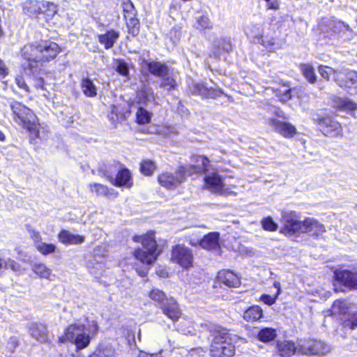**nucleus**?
<instances>
[{
    "mask_svg": "<svg viewBox=\"0 0 357 357\" xmlns=\"http://www.w3.org/2000/svg\"><path fill=\"white\" fill-rule=\"evenodd\" d=\"M116 112V107L115 106H112L111 114L108 116L109 119L112 124H116L118 121V115Z\"/></svg>",
    "mask_w": 357,
    "mask_h": 357,
    "instance_id": "obj_58",
    "label": "nucleus"
},
{
    "mask_svg": "<svg viewBox=\"0 0 357 357\" xmlns=\"http://www.w3.org/2000/svg\"><path fill=\"white\" fill-rule=\"evenodd\" d=\"M276 336L277 332L275 329L268 327L260 329L257 333L258 340L266 343L273 341Z\"/></svg>",
    "mask_w": 357,
    "mask_h": 357,
    "instance_id": "obj_35",
    "label": "nucleus"
},
{
    "mask_svg": "<svg viewBox=\"0 0 357 357\" xmlns=\"http://www.w3.org/2000/svg\"><path fill=\"white\" fill-rule=\"evenodd\" d=\"M262 309L258 305H253L247 309L243 314V319L247 321H256L262 317Z\"/></svg>",
    "mask_w": 357,
    "mask_h": 357,
    "instance_id": "obj_34",
    "label": "nucleus"
},
{
    "mask_svg": "<svg viewBox=\"0 0 357 357\" xmlns=\"http://www.w3.org/2000/svg\"><path fill=\"white\" fill-rule=\"evenodd\" d=\"M8 75V69L3 62L0 59V77L3 78Z\"/></svg>",
    "mask_w": 357,
    "mask_h": 357,
    "instance_id": "obj_62",
    "label": "nucleus"
},
{
    "mask_svg": "<svg viewBox=\"0 0 357 357\" xmlns=\"http://www.w3.org/2000/svg\"><path fill=\"white\" fill-rule=\"evenodd\" d=\"M188 89L192 94L203 98H216L222 94L220 89L208 88L202 82H192L188 84Z\"/></svg>",
    "mask_w": 357,
    "mask_h": 357,
    "instance_id": "obj_15",
    "label": "nucleus"
},
{
    "mask_svg": "<svg viewBox=\"0 0 357 357\" xmlns=\"http://www.w3.org/2000/svg\"><path fill=\"white\" fill-rule=\"evenodd\" d=\"M194 26L197 29L199 30H204L206 29H210L212 28V24L208 17L206 15H200L197 16Z\"/></svg>",
    "mask_w": 357,
    "mask_h": 357,
    "instance_id": "obj_41",
    "label": "nucleus"
},
{
    "mask_svg": "<svg viewBox=\"0 0 357 357\" xmlns=\"http://www.w3.org/2000/svg\"><path fill=\"white\" fill-rule=\"evenodd\" d=\"M326 231L324 225L319 222L317 220L307 218L303 220V227L301 233H307L312 236H319Z\"/></svg>",
    "mask_w": 357,
    "mask_h": 357,
    "instance_id": "obj_24",
    "label": "nucleus"
},
{
    "mask_svg": "<svg viewBox=\"0 0 357 357\" xmlns=\"http://www.w3.org/2000/svg\"><path fill=\"white\" fill-rule=\"evenodd\" d=\"M162 80L160 86L166 88L167 90L174 89L176 86V82L173 77H170L169 75L165 77H162Z\"/></svg>",
    "mask_w": 357,
    "mask_h": 357,
    "instance_id": "obj_53",
    "label": "nucleus"
},
{
    "mask_svg": "<svg viewBox=\"0 0 357 357\" xmlns=\"http://www.w3.org/2000/svg\"><path fill=\"white\" fill-rule=\"evenodd\" d=\"M219 238L218 232H210L201 239L200 246L206 250H218L220 248Z\"/></svg>",
    "mask_w": 357,
    "mask_h": 357,
    "instance_id": "obj_28",
    "label": "nucleus"
},
{
    "mask_svg": "<svg viewBox=\"0 0 357 357\" xmlns=\"http://www.w3.org/2000/svg\"><path fill=\"white\" fill-rule=\"evenodd\" d=\"M333 102L335 107L340 109L354 111L357 109L356 104L348 98L335 96Z\"/></svg>",
    "mask_w": 357,
    "mask_h": 357,
    "instance_id": "obj_33",
    "label": "nucleus"
},
{
    "mask_svg": "<svg viewBox=\"0 0 357 357\" xmlns=\"http://www.w3.org/2000/svg\"><path fill=\"white\" fill-rule=\"evenodd\" d=\"M281 98L280 100L282 102H287L291 98V89H286L282 93H280Z\"/></svg>",
    "mask_w": 357,
    "mask_h": 357,
    "instance_id": "obj_59",
    "label": "nucleus"
},
{
    "mask_svg": "<svg viewBox=\"0 0 357 357\" xmlns=\"http://www.w3.org/2000/svg\"><path fill=\"white\" fill-rule=\"evenodd\" d=\"M264 23V20L261 16H256L247 27V34L252 37L256 43L262 42Z\"/></svg>",
    "mask_w": 357,
    "mask_h": 357,
    "instance_id": "obj_20",
    "label": "nucleus"
},
{
    "mask_svg": "<svg viewBox=\"0 0 357 357\" xmlns=\"http://www.w3.org/2000/svg\"><path fill=\"white\" fill-rule=\"evenodd\" d=\"M217 279L220 283L231 288L238 287L241 284L240 278L229 270H222L219 271Z\"/></svg>",
    "mask_w": 357,
    "mask_h": 357,
    "instance_id": "obj_23",
    "label": "nucleus"
},
{
    "mask_svg": "<svg viewBox=\"0 0 357 357\" xmlns=\"http://www.w3.org/2000/svg\"><path fill=\"white\" fill-rule=\"evenodd\" d=\"M257 43L262 45L270 52H273L278 48L275 39L273 37H268V36H263L262 42Z\"/></svg>",
    "mask_w": 357,
    "mask_h": 357,
    "instance_id": "obj_51",
    "label": "nucleus"
},
{
    "mask_svg": "<svg viewBox=\"0 0 357 357\" xmlns=\"http://www.w3.org/2000/svg\"><path fill=\"white\" fill-rule=\"evenodd\" d=\"M155 169V165L151 160H143L140 164V171L145 176L151 175Z\"/></svg>",
    "mask_w": 357,
    "mask_h": 357,
    "instance_id": "obj_47",
    "label": "nucleus"
},
{
    "mask_svg": "<svg viewBox=\"0 0 357 357\" xmlns=\"http://www.w3.org/2000/svg\"><path fill=\"white\" fill-rule=\"evenodd\" d=\"M30 336L40 343L48 341V333L45 325L39 323H31L28 326Z\"/></svg>",
    "mask_w": 357,
    "mask_h": 357,
    "instance_id": "obj_22",
    "label": "nucleus"
},
{
    "mask_svg": "<svg viewBox=\"0 0 357 357\" xmlns=\"http://www.w3.org/2000/svg\"><path fill=\"white\" fill-rule=\"evenodd\" d=\"M116 71L122 76H127L129 74L128 63L122 59H116L114 61Z\"/></svg>",
    "mask_w": 357,
    "mask_h": 357,
    "instance_id": "obj_48",
    "label": "nucleus"
},
{
    "mask_svg": "<svg viewBox=\"0 0 357 357\" xmlns=\"http://www.w3.org/2000/svg\"><path fill=\"white\" fill-rule=\"evenodd\" d=\"M114 349L112 346H105L99 348L89 357H116Z\"/></svg>",
    "mask_w": 357,
    "mask_h": 357,
    "instance_id": "obj_39",
    "label": "nucleus"
},
{
    "mask_svg": "<svg viewBox=\"0 0 357 357\" xmlns=\"http://www.w3.org/2000/svg\"><path fill=\"white\" fill-rule=\"evenodd\" d=\"M180 32L175 29H172L170 31L171 39L173 40L174 43H176L179 40Z\"/></svg>",
    "mask_w": 357,
    "mask_h": 357,
    "instance_id": "obj_61",
    "label": "nucleus"
},
{
    "mask_svg": "<svg viewBox=\"0 0 357 357\" xmlns=\"http://www.w3.org/2000/svg\"><path fill=\"white\" fill-rule=\"evenodd\" d=\"M46 10H47V6H45V8H41V13H39V17H40V18H43L46 22H48L52 17H49L47 16V13Z\"/></svg>",
    "mask_w": 357,
    "mask_h": 357,
    "instance_id": "obj_63",
    "label": "nucleus"
},
{
    "mask_svg": "<svg viewBox=\"0 0 357 357\" xmlns=\"http://www.w3.org/2000/svg\"><path fill=\"white\" fill-rule=\"evenodd\" d=\"M144 66L148 69L151 74L159 77H165L169 75V68L165 63L158 61H145Z\"/></svg>",
    "mask_w": 357,
    "mask_h": 357,
    "instance_id": "obj_26",
    "label": "nucleus"
},
{
    "mask_svg": "<svg viewBox=\"0 0 357 357\" xmlns=\"http://www.w3.org/2000/svg\"><path fill=\"white\" fill-rule=\"evenodd\" d=\"M319 126L321 131L325 135L334 137L339 135L342 131L340 124L331 118H324L321 119Z\"/></svg>",
    "mask_w": 357,
    "mask_h": 357,
    "instance_id": "obj_21",
    "label": "nucleus"
},
{
    "mask_svg": "<svg viewBox=\"0 0 357 357\" xmlns=\"http://www.w3.org/2000/svg\"><path fill=\"white\" fill-rule=\"evenodd\" d=\"M59 52V45L50 40H43L38 44L25 45L22 49V55L29 61L28 66L24 68L25 73L36 75L39 70L38 63L49 61L54 59Z\"/></svg>",
    "mask_w": 357,
    "mask_h": 357,
    "instance_id": "obj_1",
    "label": "nucleus"
},
{
    "mask_svg": "<svg viewBox=\"0 0 357 357\" xmlns=\"http://www.w3.org/2000/svg\"><path fill=\"white\" fill-rule=\"evenodd\" d=\"M149 298L153 300L162 310L163 313L173 321L178 320L181 316V311L176 300L172 297H167L160 289L154 288L149 294Z\"/></svg>",
    "mask_w": 357,
    "mask_h": 357,
    "instance_id": "obj_5",
    "label": "nucleus"
},
{
    "mask_svg": "<svg viewBox=\"0 0 357 357\" xmlns=\"http://www.w3.org/2000/svg\"><path fill=\"white\" fill-rule=\"evenodd\" d=\"M318 71L321 76L326 79L329 80L331 75H333V77L336 75L337 73H339V71L334 70L333 68L328 67L327 66H319L318 68Z\"/></svg>",
    "mask_w": 357,
    "mask_h": 357,
    "instance_id": "obj_50",
    "label": "nucleus"
},
{
    "mask_svg": "<svg viewBox=\"0 0 357 357\" xmlns=\"http://www.w3.org/2000/svg\"><path fill=\"white\" fill-rule=\"evenodd\" d=\"M261 225L264 230L273 231L278 229V225L273 221V218L270 216L264 218L261 220Z\"/></svg>",
    "mask_w": 357,
    "mask_h": 357,
    "instance_id": "obj_52",
    "label": "nucleus"
},
{
    "mask_svg": "<svg viewBox=\"0 0 357 357\" xmlns=\"http://www.w3.org/2000/svg\"><path fill=\"white\" fill-rule=\"evenodd\" d=\"M300 70L305 78L310 83L314 84L317 81V76L314 68L310 63H301Z\"/></svg>",
    "mask_w": 357,
    "mask_h": 357,
    "instance_id": "obj_36",
    "label": "nucleus"
},
{
    "mask_svg": "<svg viewBox=\"0 0 357 357\" xmlns=\"http://www.w3.org/2000/svg\"><path fill=\"white\" fill-rule=\"evenodd\" d=\"M191 164L183 165L188 176L204 172V174L208 172V165L209 160L203 155H194L191 158Z\"/></svg>",
    "mask_w": 357,
    "mask_h": 357,
    "instance_id": "obj_17",
    "label": "nucleus"
},
{
    "mask_svg": "<svg viewBox=\"0 0 357 357\" xmlns=\"http://www.w3.org/2000/svg\"><path fill=\"white\" fill-rule=\"evenodd\" d=\"M202 327L213 333V338L210 349L212 357H231L234 356L235 353L234 346L227 342L229 334L227 329L211 324H203Z\"/></svg>",
    "mask_w": 357,
    "mask_h": 357,
    "instance_id": "obj_3",
    "label": "nucleus"
},
{
    "mask_svg": "<svg viewBox=\"0 0 357 357\" xmlns=\"http://www.w3.org/2000/svg\"><path fill=\"white\" fill-rule=\"evenodd\" d=\"M16 121L31 132L36 130V116L33 112L20 102H14L10 105Z\"/></svg>",
    "mask_w": 357,
    "mask_h": 357,
    "instance_id": "obj_7",
    "label": "nucleus"
},
{
    "mask_svg": "<svg viewBox=\"0 0 357 357\" xmlns=\"http://www.w3.org/2000/svg\"><path fill=\"white\" fill-rule=\"evenodd\" d=\"M331 311L333 314H340L343 315H346L350 312L345 300L335 301L333 304Z\"/></svg>",
    "mask_w": 357,
    "mask_h": 357,
    "instance_id": "obj_38",
    "label": "nucleus"
},
{
    "mask_svg": "<svg viewBox=\"0 0 357 357\" xmlns=\"http://www.w3.org/2000/svg\"><path fill=\"white\" fill-rule=\"evenodd\" d=\"M282 227L281 233L289 237L301 233L303 221L301 220V215L294 211L283 210L281 214Z\"/></svg>",
    "mask_w": 357,
    "mask_h": 357,
    "instance_id": "obj_6",
    "label": "nucleus"
},
{
    "mask_svg": "<svg viewBox=\"0 0 357 357\" xmlns=\"http://www.w3.org/2000/svg\"><path fill=\"white\" fill-rule=\"evenodd\" d=\"M299 344H295L289 340H285L278 343V349L279 354L282 357H289L294 354H298Z\"/></svg>",
    "mask_w": 357,
    "mask_h": 357,
    "instance_id": "obj_31",
    "label": "nucleus"
},
{
    "mask_svg": "<svg viewBox=\"0 0 357 357\" xmlns=\"http://www.w3.org/2000/svg\"><path fill=\"white\" fill-rule=\"evenodd\" d=\"M336 281L349 289H357V271L340 268L334 271Z\"/></svg>",
    "mask_w": 357,
    "mask_h": 357,
    "instance_id": "obj_16",
    "label": "nucleus"
},
{
    "mask_svg": "<svg viewBox=\"0 0 357 357\" xmlns=\"http://www.w3.org/2000/svg\"><path fill=\"white\" fill-rule=\"evenodd\" d=\"M127 26L128 29V33L132 36H136L139 33V20L134 17H126Z\"/></svg>",
    "mask_w": 357,
    "mask_h": 357,
    "instance_id": "obj_44",
    "label": "nucleus"
},
{
    "mask_svg": "<svg viewBox=\"0 0 357 357\" xmlns=\"http://www.w3.org/2000/svg\"><path fill=\"white\" fill-rule=\"evenodd\" d=\"M33 271L43 278L48 279L51 275V270L44 264H35L32 266Z\"/></svg>",
    "mask_w": 357,
    "mask_h": 357,
    "instance_id": "obj_42",
    "label": "nucleus"
},
{
    "mask_svg": "<svg viewBox=\"0 0 357 357\" xmlns=\"http://www.w3.org/2000/svg\"><path fill=\"white\" fill-rule=\"evenodd\" d=\"M89 188L98 197L102 196L115 198L119 196V192L113 188H109L107 185L98 183L89 184Z\"/></svg>",
    "mask_w": 357,
    "mask_h": 357,
    "instance_id": "obj_27",
    "label": "nucleus"
},
{
    "mask_svg": "<svg viewBox=\"0 0 357 357\" xmlns=\"http://www.w3.org/2000/svg\"><path fill=\"white\" fill-rule=\"evenodd\" d=\"M152 114L146 109L139 107L136 113V119L138 124L144 125L150 122Z\"/></svg>",
    "mask_w": 357,
    "mask_h": 357,
    "instance_id": "obj_43",
    "label": "nucleus"
},
{
    "mask_svg": "<svg viewBox=\"0 0 357 357\" xmlns=\"http://www.w3.org/2000/svg\"><path fill=\"white\" fill-rule=\"evenodd\" d=\"M343 326L350 329L356 328L357 327V312H349L343 321Z\"/></svg>",
    "mask_w": 357,
    "mask_h": 357,
    "instance_id": "obj_49",
    "label": "nucleus"
},
{
    "mask_svg": "<svg viewBox=\"0 0 357 357\" xmlns=\"http://www.w3.org/2000/svg\"><path fill=\"white\" fill-rule=\"evenodd\" d=\"M298 354L324 355L331 351V347L325 342L317 340H306L299 342Z\"/></svg>",
    "mask_w": 357,
    "mask_h": 357,
    "instance_id": "obj_10",
    "label": "nucleus"
},
{
    "mask_svg": "<svg viewBox=\"0 0 357 357\" xmlns=\"http://www.w3.org/2000/svg\"><path fill=\"white\" fill-rule=\"evenodd\" d=\"M34 86L38 89L44 90V80L41 77H36L34 79Z\"/></svg>",
    "mask_w": 357,
    "mask_h": 357,
    "instance_id": "obj_60",
    "label": "nucleus"
},
{
    "mask_svg": "<svg viewBox=\"0 0 357 357\" xmlns=\"http://www.w3.org/2000/svg\"><path fill=\"white\" fill-rule=\"evenodd\" d=\"M204 174V185L210 191L218 194H234L231 189L235 186L227 185L217 171L208 170Z\"/></svg>",
    "mask_w": 357,
    "mask_h": 357,
    "instance_id": "obj_8",
    "label": "nucleus"
},
{
    "mask_svg": "<svg viewBox=\"0 0 357 357\" xmlns=\"http://www.w3.org/2000/svg\"><path fill=\"white\" fill-rule=\"evenodd\" d=\"M58 238L61 243L65 245L81 244L85 239L83 236L73 234L65 229L59 232Z\"/></svg>",
    "mask_w": 357,
    "mask_h": 357,
    "instance_id": "obj_29",
    "label": "nucleus"
},
{
    "mask_svg": "<svg viewBox=\"0 0 357 357\" xmlns=\"http://www.w3.org/2000/svg\"><path fill=\"white\" fill-rule=\"evenodd\" d=\"M15 82L17 84V86L20 88L24 89L26 92L29 91V89L28 85L26 84L24 78L21 76H17L15 78Z\"/></svg>",
    "mask_w": 357,
    "mask_h": 357,
    "instance_id": "obj_54",
    "label": "nucleus"
},
{
    "mask_svg": "<svg viewBox=\"0 0 357 357\" xmlns=\"http://www.w3.org/2000/svg\"><path fill=\"white\" fill-rule=\"evenodd\" d=\"M319 29L321 32L330 36L341 35L345 31H351L348 24L330 18H322L319 22Z\"/></svg>",
    "mask_w": 357,
    "mask_h": 357,
    "instance_id": "obj_14",
    "label": "nucleus"
},
{
    "mask_svg": "<svg viewBox=\"0 0 357 357\" xmlns=\"http://www.w3.org/2000/svg\"><path fill=\"white\" fill-rule=\"evenodd\" d=\"M188 175L183 167L180 166L174 173L164 172L158 176L160 184L167 188L174 189L185 181Z\"/></svg>",
    "mask_w": 357,
    "mask_h": 357,
    "instance_id": "obj_11",
    "label": "nucleus"
},
{
    "mask_svg": "<svg viewBox=\"0 0 357 357\" xmlns=\"http://www.w3.org/2000/svg\"><path fill=\"white\" fill-rule=\"evenodd\" d=\"M99 259L100 260L94 257L87 262V267L90 273L96 278L100 276L103 273L105 268L103 258L100 257Z\"/></svg>",
    "mask_w": 357,
    "mask_h": 357,
    "instance_id": "obj_32",
    "label": "nucleus"
},
{
    "mask_svg": "<svg viewBox=\"0 0 357 357\" xmlns=\"http://www.w3.org/2000/svg\"><path fill=\"white\" fill-rule=\"evenodd\" d=\"M99 326L95 320L86 319V324L75 323L69 325L65 330L64 335L59 337V342H70L74 344L77 350L87 347L92 337L98 332Z\"/></svg>",
    "mask_w": 357,
    "mask_h": 357,
    "instance_id": "obj_2",
    "label": "nucleus"
},
{
    "mask_svg": "<svg viewBox=\"0 0 357 357\" xmlns=\"http://www.w3.org/2000/svg\"><path fill=\"white\" fill-rule=\"evenodd\" d=\"M188 241L192 246H197L200 245L201 239L190 238Z\"/></svg>",
    "mask_w": 357,
    "mask_h": 357,
    "instance_id": "obj_64",
    "label": "nucleus"
},
{
    "mask_svg": "<svg viewBox=\"0 0 357 357\" xmlns=\"http://www.w3.org/2000/svg\"><path fill=\"white\" fill-rule=\"evenodd\" d=\"M142 93L144 96V98L146 100L149 101V100L153 99V92L152 89L150 88H144L142 91Z\"/></svg>",
    "mask_w": 357,
    "mask_h": 357,
    "instance_id": "obj_56",
    "label": "nucleus"
},
{
    "mask_svg": "<svg viewBox=\"0 0 357 357\" xmlns=\"http://www.w3.org/2000/svg\"><path fill=\"white\" fill-rule=\"evenodd\" d=\"M98 171L102 176H105L112 185L116 187L130 188L132 186L131 173L126 168L119 170L115 178L106 170L99 169Z\"/></svg>",
    "mask_w": 357,
    "mask_h": 357,
    "instance_id": "obj_13",
    "label": "nucleus"
},
{
    "mask_svg": "<svg viewBox=\"0 0 357 357\" xmlns=\"http://www.w3.org/2000/svg\"><path fill=\"white\" fill-rule=\"evenodd\" d=\"M36 250L43 255H47L55 252L56 247L52 243L39 242L36 245Z\"/></svg>",
    "mask_w": 357,
    "mask_h": 357,
    "instance_id": "obj_45",
    "label": "nucleus"
},
{
    "mask_svg": "<svg viewBox=\"0 0 357 357\" xmlns=\"http://www.w3.org/2000/svg\"><path fill=\"white\" fill-rule=\"evenodd\" d=\"M268 124L275 131L287 138L291 137L296 132V128L291 123L278 119H269Z\"/></svg>",
    "mask_w": 357,
    "mask_h": 357,
    "instance_id": "obj_19",
    "label": "nucleus"
},
{
    "mask_svg": "<svg viewBox=\"0 0 357 357\" xmlns=\"http://www.w3.org/2000/svg\"><path fill=\"white\" fill-rule=\"evenodd\" d=\"M1 268H10L14 272H18L21 270V266L10 258H0V269Z\"/></svg>",
    "mask_w": 357,
    "mask_h": 357,
    "instance_id": "obj_40",
    "label": "nucleus"
},
{
    "mask_svg": "<svg viewBox=\"0 0 357 357\" xmlns=\"http://www.w3.org/2000/svg\"><path fill=\"white\" fill-rule=\"evenodd\" d=\"M171 260L184 268H188L192 265V250L184 245H176L172 249Z\"/></svg>",
    "mask_w": 357,
    "mask_h": 357,
    "instance_id": "obj_12",
    "label": "nucleus"
},
{
    "mask_svg": "<svg viewBox=\"0 0 357 357\" xmlns=\"http://www.w3.org/2000/svg\"><path fill=\"white\" fill-rule=\"evenodd\" d=\"M47 7V16L49 17H53L57 12V6L52 2L47 1H38V0H29L24 3L23 10L24 13H26L31 16H36L38 19L39 13H41V8Z\"/></svg>",
    "mask_w": 357,
    "mask_h": 357,
    "instance_id": "obj_9",
    "label": "nucleus"
},
{
    "mask_svg": "<svg viewBox=\"0 0 357 357\" xmlns=\"http://www.w3.org/2000/svg\"><path fill=\"white\" fill-rule=\"evenodd\" d=\"M119 38V33L113 29L98 36L99 43L103 45L106 50L111 49Z\"/></svg>",
    "mask_w": 357,
    "mask_h": 357,
    "instance_id": "obj_30",
    "label": "nucleus"
},
{
    "mask_svg": "<svg viewBox=\"0 0 357 357\" xmlns=\"http://www.w3.org/2000/svg\"><path fill=\"white\" fill-rule=\"evenodd\" d=\"M275 298L272 297L268 294H263L261 296V301L268 305H273L275 302Z\"/></svg>",
    "mask_w": 357,
    "mask_h": 357,
    "instance_id": "obj_55",
    "label": "nucleus"
},
{
    "mask_svg": "<svg viewBox=\"0 0 357 357\" xmlns=\"http://www.w3.org/2000/svg\"><path fill=\"white\" fill-rule=\"evenodd\" d=\"M132 240L141 243L143 246V249H137L134 252L137 259L146 264H151L156 260L161 250L156 243L153 231H149L145 235H135Z\"/></svg>",
    "mask_w": 357,
    "mask_h": 357,
    "instance_id": "obj_4",
    "label": "nucleus"
},
{
    "mask_svg": "<svg viewBox=\"0 0 357 357\" xmlns=\"http://www.w3.org/2000/svg\"><path fill=\"white\" fill-rule=\"evenodd\" d=\"M124 17H134L137 15V10L131 1L126 0L122 3Z\"/></svg>",
    "mask_w": 357,
    "mask_h": 357,
    "instance_id": "obj_46",
    "label": "nucleus"
},
{
    "mask_svg": "<svg viewBox=\"0 0 357 357\" xmlns=\"http://www.w3.org/2000/svg\"><path fill=\"white\" fill-rule=\"evenodd\" d=\"M30 236L35 242V245L39 242H42V237L40 233L36 230L30 231Z\"/></svg>",
    "mask_w": 357,
    "mask_h": 357,
    "instance_id": "obj_57",
    "label": "nucleus"
},
{
    "mask_svg": "<svg viewBox=\"0 0 357 357\" xmlns=\"http://www.w3.org/2000/svg\"><path fill=\"white\" fill-rule=\"evenodd\" d=\"M334 81L341 88L357 87V72L342 69L334 77Z\"/></svg>",
    "mask_w": 357,
    "mask_h": 357,
    "instance_id": "obj_18",
    "label": "nucleus"
},
{
    "mask_svg": "<svg viewBox=\"0 0 357 357\" xmlns=\"http://www.w3.org/2000/svg\"><path fill=\"white\" fill-rule=\"evenodd\" d=\"M81 87L84 95L88 97H94L97 94V89L95 84L89 78H84L82 80Z\"/></svg>",
    "mask_w": 357,
    "mask_h": 357,
    "instance_id": "obj_37",
    "label": "nucleus"
},
{
    "mask_svg": "<svg viewBox=\"0 0 357 357\" xmlns=\"http://www.w3.org/2000/svg\"><path fill=\"white\" fill-rule=\"evenodd\" d=\"M232 50V45L230 39L220 38L214 41L211 50V54L214 57L220 58L225 53Z\"/></svg>",
    "mask_w": 357,
    "mask_h": 357,
    "instance_id": "obj_25",
    "label": "nucleus"
}]
</instances>
